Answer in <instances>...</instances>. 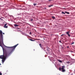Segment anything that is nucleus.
Returning <instances> with one entry per match:
<instances>
[{
  "mask_svg": "<svg viewBox=\"0 0 75 75\" xmlns=\"http://www.w3.org/2000/svg\"><path fill=\"white\" fill-rule=\"evenodd\" d=\"M18 45V44L13 47H8V48H10V50L7 52H4L3 55L0 56V58L2 59V61L3 64L4 62V61L5 60H6V58H7L8 56H9L10 54H11L12 53V52L14 51L15 49Z\"/></svg>",
  "mask_w": 75,
  "mask_h": 75,
  "instance_id": "nucleus-1",
  "label": "nucleus"
},
{
  "mask_svg": "<svg viewBox=\"0 0 75 75\" xmlns=\"http://www.w3.org/2000/svg\"><path fill=\"white\" fill-rule=\"evenodd\" d=\"M2 44H4L3 40V32L0 30V46L2 47Z\"/></svg>",
  "mask_w": 75,
  "mask_h": 75,
  "instance_id": "nucleus-2",
  "label": "nucleus"
},
{
  "mask_svg": "<svg viewBox=\"0 0 75 75\" xmlns=\"http://www.w3.org/2000/svg\"><path fill=\"white\" fill-rule=\"evenodd\" d=\"M64 68H65V66H62L61 69L62 70V71L63 72H65V69H64Z\"/></svg>",
  "mask_w": 75,
  "mask_h": 75,
  "instance_id": "nucleus-3",
  "label": "nucleus"
},
{
  "mask_svg": "<svg viewBox=\"0 0 75 75\" xmlns=\"http://www.w3.org/2000/svg\"><path fill=\"white\" fill-rule=\"evenodd\" d=\"M7 25V24H5L4 25V28H8V27Z\"/></svg>",
  "mask_w": 75,
  "mask_h": 75,
  "instance_id": "nucleus-4",
  "label": "nucleus"
},
{
  "mask_svg": "<svg viewBox=\"0 0 75 75\" xmlns=\"http://www.w3.org/2000/svg\"><path fill=\"white\" fill-rule=\"evenodd\" d=\"M69 32H67L66 33V34H68V36H69V37H70V35H69Z\"/></svg>",
  "mask_w": 75,
  "mask_h": 75,
  "instance_id": "nucleus-5",
  "label": "nucleus"
},
{
  "mask_svg": "<svg viewBox=\"0 0 75 75\" xmlns=\"http://www.w3.org/2000/svg\"><path fill=\"white\" fill-rule=\"evenodd\" d=\"M59 62H61V63L62 62V61H61V60H60V59H58L57 60Z\"/></svg>",
  "mask_w": 75,
  "mask_h": 75,
  "instance_id": "nucleus-6",
  "label": "nucleus"
},
{
  "mask_svg": "<svg viewBox=\"0 0 75 75\" xmlns=\"http://www.w3.org/2000/svg\"><path fill=\"white\" fill-rule=\"evenodd\" d=\"M65 13H66V14H69V13L67 12V11H65Z\"/></svg>",
  "mask_w": 75,
  "mask_h": 75,
  "instance_id": "nucleus-7",
  "label": "nucleus"
},
{
  "mask_svg": "<svg viewBox=\"0 0 75 75\" xmlns=\"http://www.w3.org/2000/svg\"><path fill=\"white\" fill-rule=\"evenodd\" d=\"M14 26L16 27H18V25L16 24H15L14 25Z\"/></svg>",
  "mask_w": 75,
  "mask_h": 75,
  "instance_id": "nucleus-8",
  "label": "nucleus"
},
{
  "mask_svg": "<svg viewBox=\"0 0 75 75\" xmlns=\"http://www.w3.org/2000/svg\"><path fill=\"white\" fill-rule=\"evenodd\" d=\"M29 40L31 41H35V40H33V39H30Z\"/></svg>",
  "mask_w": 75,
  "mask_h": 75,
  "instance_id": "nucleus-9",
  "label": "nucleus"
},
{
  "mask_svg": "<svg viewBox=\"0 0 75 75\" xmlns=\"http://www.w3.org/2000/svg\"><path fill=\"white\" fill-rule=\"evenodd\" d=\"M61 68L59 67V71H61Z\"/></svg>",
  "mask_w": 75,
  "mask_h": 75,
  "instance_id": "nucleus-10",
  "label": "nucleus"
},
{
  "mask_svg": "<svg viewBox=\"0 0 75 75\" xmlns=\"http://www.w3.org/2000/svg\"><path fill=\"white\" fill-rule=\"evenodd\" d=\"M62 14H65V13H64V12H62Z\"/></svg>",
  "mask_w": 75,
  "mask_h": 75,
  "instance_id": "nucleus-11",
  "label": "nucleus"
},
{
  "mask_svg": "<svg viewBox=\"0 0 75 75\" xmlns=\"http://www.w3.org/2000/svg\"><path fill=\"white\" fill-rule=\"evenodd\" d=\"M52 18H53V19H54V18H55L54 16H52Z\"/></svg>",
  "mask_w": 75,
  "mask_h": 75,
  "instance_id": "nucleus-12",
  "label": "nucleus"
},
{
  "mask_svg": "<svg viewBox=\"0 0 75 75\" xmlns=\"http://www.w3.org/2000/svg\"><path fill=\"white\" fill-rule=\"evenodd\" d=\"M37 4H34L33 5L35 6H36L37 5Z\"/></svg>",
  "mask_w": 75,
  "mask_h": 75,
  "instance_id": "nucleus-13",
  "label": "nucleus"
},
{
  "mask_svg": "<svg viewBox=\"0 0 75 75\" xmlns=\"http://www.w3.org/2000/svg\"><path fill=\"white\" fill-rule=\"evenodd\" d=\"M39 45L40 47H42V45L41 44H39Z\"/></svg>",
  "mask_w": 75,
  "mask_h": 75,
  "instance_id": "nucleus-14",
  "label": "nucleus"
},
{
  "mask_svg": "<svg viewBox=\"0 0 75 75\" xmlns=\"http://www.w3.org/2000/svg\"><path fill=\"white\" fill-rule=\"evenodd\" d=\"M47 51H50L49 50V49H47Z\"/></svg>",
  "mask_w": 75,
  "mask_h": 75,
  "instance_id": "nucleus-15",
  "label": "nucleus"
},
{
  "mask_svg": "<svg viewBox=\"0 0 75 75\" xmlns=\"http://www.w3.org/2000/svg\"><path fill=\"white\" fill-rule=\"evenodd\" d=\"M74 44V42H73L71 43V44Z\"/></svg>",
  "mask_w": 75,
  "mask_h": 75,
  "instance_id": "nucleus-16",
  "label": "nucleus"
},
{
  "mask_svg": "<svg viewBox=\"0 0 75 75\" xmlns=\"http://www.w3.org/2000/svg\"><path fill=\"white\" fill-rule=\"evenodd\" d=\"M2 75V74H1V72H0V75Z\"/></svg>",
  "mask_w": 75,
  "mask_h": 75,
  "instance_id": "nucleus-17",
  "label": "nucleus"
},
{
  "mask_svg": "<svg viewBox=\"0 0 75 75\" xmlns=\"http://www.w3.org/2000/svg\"><path fill=\"white\" fill-rule=\"evenodd\" d=\"M31 32L29 34H30V35H31Z\"/></svg>",
  "mask_w": 75,
  "mask_h": 75,
  "instance_id": "nucleus-18",
  "label": "nucleus"
},
{
  "mask_svg": "<svg viewBox=\"0 0 75 75\" xmlns=\"http://www.w3.org/2000/svg\"><path fill=\"white\" fill-rule=\"evenodd\" d=\"M33 19H31V21H33Z\"/></svg>",
  "mask_w": 75,
  "mask_h": 75,
  "instance_id": "nucleus-19",
  "label": "nucleus"
},
{
  "mask_svg": "<svg viewBox=\"0 0 75 75\" xmlns=\"http://www.w3.org/2000/svg\"><path fill=\"white\" fill-rule=\"evenodd\" d=\"M59 42H61V41H59Z\"/></svg>",
  "mask_w": 75,
  "mask_h": 75,
  "instance_id": "nucleus-20",
  "label": "nucleus"
},
{
  "mask_svg": "<svg viewBox=\"0 0 75 75\" xmlns=\"http://www.w3.org/2000/svg\"><path fill=\"white\" fill-rule=\"evenodd\" d=\"M51 0H49V1H51Z\"/></svg>",
  "mask_w": 75,
  "mask_h": 75,
  "instance_id": "nucleus-21",
  "label": "nucleus"
},
{
  "mask_svg": "<svg viewBox=\"0 0 75 75\" xmlns=\"http://www.w3.org/2000/svg\"><path fill=\"white\" fill-rule=\"evenodd\" d=\"M46 9H47V8H45V10H46Z\"/></svg>",
  "mask_w": 75,
  "mask_h": 75,
  "instance_id": "nucleus-22",
  "label": "nucleus"
},
{
  "mask_svg": "<svg viewBox=\"0 0 75 75\" xmlns=\"http://www.w3.org/2000/svg\"><path fill=\"white\" fill-rule=\"evenodd\" d=\"M49 6L50 7H51V6Z\"/></svg>",
  "mask_w": 75,
  "mask_h": 75,
  "instance_id": "nucleus-23",
  "label": "nucleus"
},
{
  "mask_svg": "<svg viewBox=\"0 0 75 75\" xmlns=\"http://www.w3.org/2000/svg\"><path fill=\"white\" fill-rule=\"evenodd\" d=\"M3 34H4V33H3Z\"/></svg>",
  "mask_w": 75,
  "mask_h": 75,
  "instance_id": "nucleus-24",
  "label": "nucleus"
},
{
  "mask_svg": "<svg viewBox=\"0 0 75 75\" xmlns=\"http://www.w3.org/2000/svg\"><path fill=\"white\" fill-rule=\"evenodd\" d=\"M63 35H61L62 36Z\"/></svg>",
  "mask_w": 75,
  "mask_h": 75,
  "instance_id": "nucleus-25",
  "label": "nucleus"
},
{
  "mask_svg": "<svg viewBox=\"0 0 75 75\" xmlns=\"http://www.w3.org/2000/svg\"><path fill=\"white\" fill-rule=\"evenodd\" d=\"M51 6H52V5H50Z\"/></svg>",
  "mask_w": 75,
  "mask_h": 75,
  "instance_id": "nucleus-26",
  "label": "nucleus"
},
{
  "mask_svg": "<svg viewBox=\"0 0 75 75\" xmlns=\"http://www.w3.org/2000/svg\"><path fill=\"white\" fill-rule=\"evenodd\" d=\"M0 65H1V64L0 63Z\"/></svg>",
  "mask_w": 75,
  "mask_h": 75,
  "instance_id": "nucleus-27",
  "label": "nucleus"
},
{
  "mask_svg": "<svg viewBox=\"0 0 75 75\" xmlns=\"http://www.w3.org/2000/svg\"><path fill=\"white\" fill-rule=\"evenodd\" d=\"M66 57H68V56H66Z\"/></svg>",
  "mask_w": 75,
  "mask_h": 75,
  "instance_id": "nucleus-28",
  "label": "nucleus"
},
{
  "mask_svg": "<svg viewBox=\"0 0 75 75\" xmlns=\"http://www.w3.org/2000/svg\"><path fill=\"white\" fill-rule=\"evenodd\" d=\"M74 73L75 74V70H74Z\"/></svg>",
  "mask_w": 75,
  "mask_h": 75,
  "instance_id": "nucleus-29",
  "label": "nucleus"
},
{
  "mask_svg": "<svg viewBox=\"0 0 75 75\" xmlns=\"http://www.w3.org/2000/svg\"><path fill=\"white\" fill-rule=\"evenodd\" d=\"M0 19H1V18H0Z\"/></svg>",
  "mask_w": 75,
  "mask_h": 75,
  "instance_id": "nucleus-30",
  "label": "nucleus"
},
{
  "mask_svg": "<svg viewBox=\"0 0 75 75\" xmlns=\"http://www.w3.org/2000/svg\"><path fill=\"white\" fill-rule=\"evenodd\" d=\"M67 48H68V47H67Z\"/></svg>",
  "mask_w": 75,
  "mask_h": 75,
  "instance_id": "nucleus-31",
  "label": "nucleus"
}]
</instances>
